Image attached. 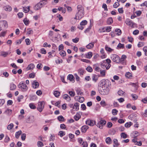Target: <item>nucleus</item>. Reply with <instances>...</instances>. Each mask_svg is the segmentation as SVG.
Returning <instances> with one entry per match:
<instances>
[{
  "mask_svg": "<svg viewBox=\"0 0 147 147\" xmlns=\"http://www.w3.org/2000/svg\"><path fill=\"white\" fill-rule=\"evenodd\" d=\"M117 112L118 111L115 109H114L112 110V114L114 115H116L117 114Z\"/></svg>",
  "mask_w": 147,
  "mask_h": 147,
  "instance_id": "obj_41",
  "label": "nucleus"
},
{
  "mask_svg": "<svg viewBox=\"0 0 147 147\" xmlns=\"http://www.w3.org/2000/svg\"><path fill=\"white\" fill-rule=\"evenodd\" d=\"M105 141L106 143L107 144H111V140L110 137L107 138Z\"/></svg>",
  "mask_w": 147,
  "mask_h": 147,
  "instance_id": "obj_32",
  "label": "nucleus"
},
{
  "mask_svg": "<svg viewBox=\"0 0 147 147\" xmlns=\"http://www.w3.org/2000/svg\"><path fill=\"white\" fill-rule=\"evenodd\" d=\"M80 117L81 116L79 115L76 114L74 116V119L76 120L77 121L79 119Z\"/></svg>",
  "mask_w": 147,
  "mask_h": 147,
  "instance_id": "obj_50",
  "label": "nucleus"
},
{
  "mask_svg": "<svg viewBox=\"0 0 147 147\" xmlns=\"http://www.w3.org/2000/svg\"><path fill=\"white\" fill-rule=\"evenodd\" d=\"M30 7L28 6V7H23V11L25 13L28 12L30 10Z\"/></svg>",
  "mask_w": 147,
  "mask_h": 147,
  "instance_id": "obj_29",
  "label": "nucleus"
},
{
  "mask_svg": "<svg viewBox=\"0 0 147 147\" xmlns=\"http://www.w3.org/2000/svg\"><path fill=\"white\" fill-rule=\"evenodd\" d=\"M10 53H9L8 52H6L4 51H2L1 52V56L3 57H7L9 54Z\"/></svg>",
  "mask_w": 147,
  "mask_h": 147,
  "instance_id": "obj_14",
  "label": "nucleus"
},
{
  "mask_svg": "<svg viewBox=\"0 0 147 147\" xmlns=\"http://www.w3.org/2000/svg\"><path fill=\"white\" fill-rule=\"evenodd\" d=\"M53 94L56 97H58L60 95L59 92L57 91H55L53 93Z\"/></svg>",
  "mask_w": 147,
  "mask_h": 147,
  "instance_id": "obj_33",
  "label": "nucleus"
},
{
  "mask_svg": "<svg viewBox=\"0 0 147 147\" xmlns=\"http://www.w3.org/2000/svg\"><path fill=\"white\" fill-rule=\"evenodd\" d=\"M100 74L101 76L104 77L105 75V70H100Z\"/></svg>",
  "mask_w": 147,
  "mask_h": 147,
  "instance_id": "obj_36",
  "label": "nucleus"
},
{
  "mask_svg": "<svg viewBox=\"0 0 147 147\" xmlns=\"http://www.w3.org/2000/svg\"><path fill=\"white\" fill-rule=\"evenodd\" d=\"M27 30H28V31L27 32V34H32L33 31L32 30H31L30 29H28Z\"/></svg>",
  "mask_w": 147,
  "mask_h": 147,
  "instance_id": "obj_63",
  "label": "nucleus"
},
{
  "mask_svg": "<svg viewBox=\"0 0 147 147\" xmlns=\"http://www.w3.org/2000/svg\"><path fill=\"white\" fill-rule=\"evenodd\" d=\"M88 127L86 125L83 126L81 128V131L83 132H85L88 129Z\"/></svg>",
  "mask_w": 147,
  "mask_h": 147,
  "instance_id": "obj_26",
  "label": "nucleus"
},
{
  "mask_svg": "<svg viewBox=\"0 0 147 147\" xmlns=\"http://www.w3.org/2000/svg\"><path fill=\"white\" fill-rule=\"evenodd\" d=\"M10 90H15L16 88V86L13 83H11L10 84Z\"/></svg>",
  "mask_w": 147,
  "mask_h": 147,
  "instance_id": "obj_18",
  "label": "nucleus"
},
{
  "mask_svg": "<svg viewBox=\"0 0 147 147\" xmlns=\"http://www.w3.org/2000/svg\"><path fill=\"white\" fill-rule=\"evenodd\" d=\"M79 103L76 102L75 103L74 106L73 107V109L75 111H77L79 109Z\"/></svg>",
  "mask_w": 147,
  "mask_h": 147,
  "instance_id": "obj_17",
  "label": "nucleus"
},
{
  "mask_svg": "<svg viewBox=\"0 0 147 147\" xmlns=\"http://www.w3.org/2000/svg\"><path fill=\"white\" fill-rule=\"evenodd\" d=\"M125 76L127 78H130L132 76L131 74L129 72H127L125 74Z\"/></svg>",
  "mask_w": 147,
  "mask_h": 147,
  "instance_id": "obj_48",
  "label": "nucleus"
},
{
  "mask_svg": "<svg viewBox=\"0 0 147 147\" xmlns=\"http://www.w3.org/2000/svg\"><path fill=\"white\" fill-rule=\"evenodd\" d=\"M94 42L90 43L86 46L87 49H91L93 48L94 46Z\"/></svg>",
  "mask_w": 147,
  "mask_h": 147,
  "instance_id": "obj_16",
  "label": "nucleus"
},
{
  "mask_svg": "<svg viewBox=\"0 0 147 147\" xmlns=\"http://www.w3.org/2000/svg\"><path fill=\"white\" fill-rule=\"evenodd\" d=\"M131 96L134 100H136L138 98V96L136 94H131Z\"/></svg>",
  "mask_w": 147,
  "mask_h": 147,
  "instance_id": "obj_59",
  "label": "nucleus"
},
{
  "mask_svg": "<svg viewBox=\"0 0 147 147\" xmlns=\"http://www.w3.org/2000/svg\"><path fill=\"white\" fill-rule=\"evenodd\" d=\"M115 31L116 32V34L117 35H120L121 33V30L119 29H116Z\"/></svg>",
  "mask_w": 147,
  "mask_h": 147,
  "instance_id": "obj_30",
  "label": "nucleus"
},
{
  "mask_svg": "<svg viewBox=\"0 0 147 147\" xmlns=\"http://www.w3.org/2000/svg\"><path fill=\"white\" fill-rule=\"evenodd\" d=\"M143 50L145 52V55L147 56V47H144L143 48Z\"/></svg>",
  "mask_w": 147,
  "mask_h": 147,
  "instance_id": "obj_64",
  "label": "nucleus"
},
{
  "mask_svg": "<svg viewBox=\"0 0 147 147\" xmlns=\"http://www.w3.org/2000/svg\"><path fill=\"white\" fill-rule=\"evenodd\" d=\"M18 88L21 89V90L23 91H25L27 90L28 88L26 85L23 82H20L18 85Z\"/></svg>",
  "mask_w": 147,
  "mask_h": 147,
  "instance_id": "obj_5",
  "label": "nucleus"
},
{
  "mask_svg": "<svg viewBox=\"0 0 147 147\" xmlns=\"http://www.w3.org/2000/svg\"><path fill=\"white\" fill-rule=\"evenodd\" d=\"M100 105L103 107H104L107 105L106 103L104 100H102L100 102Z\"/></svg>",
  "mask_w": 147,
  "mask_h": 147,
  "instance_id": "obj_47",
  "label": "nucleus"
},
{
  "mask_svg": "<svg viewBox=\"0 0 147 147\" xmlns=\"http://www.w3.org/2000/svg\"><path fill=\"white\" fill-rule=\"evenodd\" d=\"M113 21L112 18H109L107 20V23L108 24H110L113 23Z\"/></svg>",
  "mask_w": 147,
  "mask_h": 147,
  "instance_id": "obj_43",
  "label": "nucleus"
},
{
  "mask_svg": "<svg viewBox=\"0 0 147 147\" xmlns=\"http://www.w3.org/2000/svg\"><path fill=\"white\" fill-rule=\"evenodd\" d=\"M76 101H78L79 102L82 103L84 101V98L83 97H78L76 96L74 97Z\"/></svg>",
  "mask_w": 147,
  "mask_h": 147,
  "instance_id": "obj_11",
  "label": "nucleus"
},
{
  "mask_svg": "<svg viewBox=\"0 0 147 147\" xmlns=\"http://www.w3.org/2000/svg\"><path fill=\"white\" fill-rule=\"evenodd\" d=\"M43 3L42 1L38 3L34 6V9L35 10H37L40 9L42 7V5Z\"/></svg>",
  "mask_w": 147,
  "mask_h": 147,
  "instance_id": "obj_8",
  "label": "nucleus"
},
{
  "mask_svg": "<svg viewBox=\"0 0 147 147\" xmlns=\"http://www.w3.org/2000/svg\"><path fill=\"white\" fill-rule=\"evenodd\" d=\"M6 31H4L1 32L0 34V37H4L6 33Z\"/></svg>",
  "mask_w": 147,
  "mask_h": 147,
  "instance_id": "obj_54",
  "label": "nucleus"
},
{
  "mask_svg": "<svg viewBox=\"0 0 147 147\" xmlns=\"http://www.w3.org/2000/svg\"><path fill=\"white\" fill-rule=\"evenodd\" d=\"M86 70L88 72H91L92 71V68L90 66L86 68Z\"/></svg>",
  "mask_w": 147,
  "mask_h": 147,
  "instance_id": "obj_61",
  "label": "nucleus"
},
{
  "mask_svg": "<svg viewBox=\"0 0 147 147\" xmlns=\"http://www.w3.org/2000/svg\"><path fill=\"white\" fill-rule=\"evenodd\" d=\"M87 22L86 20H84L82 21L81 22H80V24L81 25L84 26L86 25L87 24Z\"/></svg>",
  "mask_w": 147,
  "mask_h": 147,
  "instance_id": "obj_42",
  "label": "nucleus"
},
{
  "mask_svg": "<svg viewBox=\"0 0 147 147\" xmlns=\"http://www.w3.org/2000/svg\"><path fill=\"white\" fill-rule=\"evenodd\" d=\"M144 45V42H139L138 45V47H140L143 46Z\"/></svg>",
  "mask_w": 147,
  "mask_h": 147,
  "instance_id": "obj_53",
  "label": "nucleus"
},
{
  "mask_svg": "<svg viewBox=\"0 0 147 147\" xmlns=\"http://www.w3.org/2000/svg\"><path fill=\"white\" fill-rule=\"evenodd\" d=\"M22 131L21 130L16 132V133L15 134L16 138H18L19 137V136H20V135L22 134Z\"/></svg>",
  "mask_w": 147,
  "mask_h": 147,
  "instance_id": "obj_27",
  "label": "nucleus"
},
{
  "mask_svg": "<svg viewBox=\"0 0 147 147\" xmlns=\"http://www.w3.org/2000/svg\"><path fill=\"white\" fill-rule=\"evenodd\" d=\"M92 56V53L91 52H89L86 55V58L90 59Z\"/></svg>",
  "mask_w": 147,
  "mask_h": 147,
  "instance_id": "obj_28",
  "label": "nucleus"
},
{
  "mask_svg": "<svg viewBox=\"0 0 147 147\" xmlns=\"http://www.w3.org/2000/svg\"><path fill=\"white\" fill-rule=\"evenodd\" d=\"M4 113L8 116L10 115L12 113V111L11 109H7L5 112Z\"/></svg>",
  "mask_w": 147,
  "mask_h": 147,
  "instance_id": "obj_13",
  "label": "nucleus"
},
{
  "mask_svg": "<svg viewBox=\"0 0 147 147\" xmlns=\"http://www.w3.org/2000/svg\"><path fill=\"white\" fill-rule=\"evenodd\" d=\"M78 12L76 15L75 17L72 19L80 20L82 18L84 14V8L81 5H79L77 6Z\"/></svg>",
  "mask_w": 147,
  "mask_h": 147,
  "instance_id": "obj_2",
  "label": "nucleus"
},
{
  "mask_svg": "<svg viewBox=\"0 0 147 147\" xmlns=\"http://www.w3.org/2000/svg\"><path fill=\"white\" fill-rule=\"evenodd\" d=\"M13 127V123H11L8 125L7 127V129L9 130H11Z\"/></svg>",
  "mask_w": 147,
  "mask_h": 147,
  "instance_id": "obj_38",
  "label": "nucleus"
},
{
  "mask_svg": "<svg viewBox=\"0 0 147 147\" xmlns=\"http://www.w3.org/2000/svg\"><path fill=\"white\" fill-rule=\"evenodd\" d=\"M119 2H115L114 3L113 5V7L114 8H117L120 5L119 3H118Z\"/></svg>",
  "mask_w": 147,
  "mask_h": 147,
  "instance_id": "obj_52",
  "label": "nucleus"
},
{
  "mask_svg": "<svg viewBox=\"0 0 147 147\" xmlns=\"http://www.w3.org/2000/svg\"><path fill=\"white\" fill-rule=\"evenodd\" d=\"M34 67V65L33 64H30L26 68L27 70L33 69Z\"/></svg>",
  "mask_w": 147,
  "mask_h": 147,
  "instance_id": "obj_22",
  "label": "nucleus"
},
{
  "mask_svg": "<svg viewBox=\"0 0 147 147\" xmlns=\"http://www.w3.org/2000/svg\"><path fill=\"white\" fill-rule=\"evenodd\" d=\"M74 76L70 74L67 76V79L73 82H74Z\"/></svg>",
  "mask_w": 147,
  "mask_h": 147,
  "instance_id": "obj_15",
  "label": "nucleus"
},
{
  "mask_svg": "<svg viewBox=\"0 0 147 147\" xmlns=\"http://www.w3.org/2000/svg\"><path fill=\"white\" fill-rule=\"evenodd\" d=\"M90 26H89L88 28L84 31L85 32V33H86L87 32H88V31H89V30H90L91 29V24L92 23V22H93V21L92 20H90Z\"/></svg>",
  "mask_w": 147,
  "mask_h": 147,
  "instance_id": "obj_31",
  "label": "nucleus"
},
{
  "mask_svg": "<svg viewBox=\"0 0 147 147\" xmlns=\"http://www.w3.org/2000/svg\"><path fill=\"white\" fill-rule=\"evenodd\" d=\"M98 89L100 93L102 95H107L109 93V89L105 80L101 81Z\"/></svg>",
  "mask_w": 147,
  "mask_h": 147,
  "instance_id": "obj_1",
  "label": "nucleus"
},
{
  "mask_svg": "<svg viewBox=\"0 0 147 147\" xmlns=\"http://www.w3.org/2000/svg\"><path fill=\"white\" fill-rule=\"evenodd\" d=\"M38 105L37 109L40 112H41L44 107L45 102L44 101L39 102Z\"/></svg>",
  "mask_w": 147,
  "mask_h": 147,
  "instance_id": "obj_4",
  "label": "nucleus"
},
{
  "mask_svg": "<svg viewBox=\"0 0 147 147\" xmlns=\"http://www.w3.org/2000/svg\"><path fill=\"white\" fill-rule=\"evenodd\" d=\"M3 8L6 11H11L12 10L11 7L9 5L4 6L3 7Z\"/></svg>",
  "mask_w": 147,
  "mask_h": 147,
  "instance_id": "obj_20",
  "label": "nucleus"
},
{
  "mask_svg": "<svg viewBox=\"0 0 147 147\" xmlns=\"http://www.w3.org/2000/svg\"><path fill=\"white\" fill-rule=\"evenodd\" d=\"M60 54L62 57H65L66 55V53L63 50L60 52Z\"/></svg>",
  "mask_w": 147,
  "mask_h": 147,
  "instance_id": "obj_46",
  "label": "nucleus"
},
{
  "mask_svg": "<svg viewBox=\"0 0 147 147\" xmlns=\"http://www.w3.org/2000/svg\"><path fill=\"white\" fill-rule=\"evenodd\" d=\"M131 134L133 135L132 136V137L134 138H136L138 135H139L138 132L137 131H133Z\"/></svg>",
  "mask_w": 147,
  "mask_h": 147,
  "instance_id": "obj_25",
  "label": "nucleus"
},
{
  "mask_svg": "<svg viewBox=\"0 0 147 147\" xmlns=\"http://www.w3.org/2000/svg\"><path fill=\"white\" fill-rule=\"evenodd\" d=\"M125 22L126 24L132 28H134L136 26V24L135 23H133L132 21L129 19H126Z\"/></svg>",
  "mask_w": 147,
  "mask_h": 147,
  "instance_id": "obj_6",
  "label": "nucleus"
},
{
  "mask_svg": "<svg viewBox=\"0 0 147 147\" xmlns=\"http://www.w3.org/2000/svg\"><path fill=\"white\" fill-rule=\"evenodd\" d=\"M8 27V23L5 20L0 21V31L6 29Z\"/></svg>",
  "mask_w": 147,
  "mask_h": 147,
  "instance_id": "obj_3",
  "label": "nucleus"
},
{
  "mask_svg": "<svg viewBox=\"0 0 147 147\" xmlns=\"http://www.w3.org/2000/svg\"><path fill=\"white\" fill-rule=\"evenodd\" d=\"M37 145L38 147H42L43 146L44 144L42 142L38 141L37 142Z\"/></svg>",
  "mask_w": 147,
  "mask_h": 147,
  "instance_id": "obj_37",
  "label": "nucleus"
},
{
  "mask_svg": "<svg viewBox=\"0 0 147 147\" xmlns=\"http://www.w3.org/2000/svg\"><path fill=\"white\" fill-rule=\"evenodd\" d=\"M107 65L105 61H103L101 63V67L103 69L105 68Z\"/></svg>",
  "mask_w": 147,
  "mask_h": 147,
  "instance_id": "obj_21",
  "label": "nucleus"
},
{
  "mask_svg": "<svg viewBox=\"0 0 147 147\" xmlns=\"http://www.w3.org/2000/svg\"><path fill=\"white\" fill-rule=\"evenodd\" d=\"M114 144L113 145L114 147H117L119 144L118 143V140L117 139H114L113 140Z\"/></svg>",
  "mask_w": 147,
  "mask_h": 147,
  "instance_id": "obj_24",
  "label": "nucleus"
},
{
  "mask_svg": "<svg viewBox=\"0 0 147 147\" xmlns=\"http://www.w3.org/2000/svg\"><path fill=\"white\" fill-rule=\"evenodd\" d=\"M32 87L34 88H38L39 86V83L36 80L32 82Z\"/></svg>",
  "mask_w": 147,
  "mask_h": 147,
  "instance_id": "obj_12",
  "label": "nucleus"
},
{
  "mask_svg": "<svg viewBox=\"0 0 147 147\" xmlns=\"http://www.w3.org/2000/svg\"><path fill=\"white\" fill-rule=\"evenodd\" d=\"M33 117H30L26 121L27 123H31L33 121Z\"/></svg>",
  "mask_w": 147,
  "mask_h": 147,
  "instance_id": "obj_23",
  "label": "nucleus"
},
{
  "mask_svg": "<svg viewBox=\"0 0 147 147\" xmlns=\"http://www.w3.org/2000/svg\"><path fill=\"white\" fill-rule=\"evenodd\" d=\"M117 47L119 49H123L124 48V45L123 44H122L121 43H119Z\"/></svg>",
  "mask_w": 147,
  "mask_h": 147,
  "instance_id": "obj_45",
  "label": "nucleus"
},
{
  "mask_svg": "<svg viewBox=\"0 0 147 147\" xmlns=\"http://www.w3.org/2000/svg\"><path fill=\"white\" fill-rule=\"evenodd\" d=\"M126 56L124 55H123L121 58V61H124L126 58Z\"/></svg>",
  "mask_w": 147,
  "mask_h": 147,
  "instance_id": "obj_60",
  "label": "nucleus"
},
{
  "mask_svg": "<svg viewBox=\"0 0 147 147\" xmlns=\"http://www.w3.org/2000/svg\"><path fill=\"white\" fill-rule=\"evenodd\" d=\"M136 13L137 16H140L142 13V11H136L135 12Z\"/></svg>",
  "mask_w": 147,
  "mask_h": 147,
  "instance_id": "obj_62",
  "label": "nucleus"
},
{
  "mask_svg": "<svg viewBox=\"0 0 147 147\" xmlns=\"http://www.w3.org/2000/svg\"><path fill=\"white\" fill-rule=\"evenodd\" d=\"M121 136L123 138H127V135L124 133H122L121 134Z\"/></svg>",
  "mask_w": 147,
  "mask_h": 147,
  "instance_id": "obj_55",
  "label": "nucleus"
},
{
  "mask_svg": "<svg viewBox=\"0 0 147 147\" xmlns=\"http://www.w3.org/2000/svg\"><path fill=\"white\" fill-rule=\"evenodd\" d=\"M69 94L71 97H74L75 95V93L74 92L69 91Z\"/></svg>",
  "mask_w": 147,
  "mask_h": 147,
  "instance_id": "obj_40",
  "label": "nucleus"
},
{
  "mask_svg": "<svg viewBox=\"0 0 147 147\" xmlns=\"http://www.w3.org/2000/svg\"><path fill=\"white\" fill-rule=\"evenodd\" d=\"M23 22L24 24L26 25H28L29 23V20L26 18L24 19Z\"/></svg>",
  "mask_w": 147,
  "mask_h": 147,
  "instance_id": "obj_51",
  "label": "nucleus"
},
{
  "mask_svg": "<svg viewBox=\"0 0 147 147\" xmlns=\"http://www.w3.org/2000/svg\"><path fill=\"white\" fill-rule=\"evenodd\" d=\"M58 119L59 121H63L64 120V118L62 116H59Z\"/></svg>",
  "mask_w": 147,
  "mask_h": 147,
  "instance_id": "obj_56",
  "label": "nucleus"
},
{
  "mask_svg": "<svg viewBox=\"0 0 147 147\" xmlns=\"http://www.w3.org/2000/svg\"><path fill=\"white\" fill-rule=\"evenodd\" d=\"M63 98L67 100L68 101H69L71 100L70 97L67 94H65L63 96Z\"/></svg>",
  "mask_w": 147,
  "mask_h": 147,
  "instance_id": "obj_19",
  "label": "nucleus"
},
{
  "mask_svg": "<svg viewBox=\"0 0 147 147\" xmlns=\"http://www.w3.org/2000/svg\"><path fill=\"white\" fill-rule=\"evenodd\" d=\"M106 121L105 120H101L99 123L97 124V126L100 129L102 128L103 125H105L106 123Z\"/></svg>",
  "mask_w": 147,
  "mask_h": 147,
  "instance_id": "obj_9",
  "label": "nucleus"
},
{
  "mask_svg": "<svg viewBox=\"0 0 147 147\" xmlns=\"http://www.w3.org/2000/svg\"><path fill=\"white\" fill-rule=\"evenodd\" d=\"M84 70L82 69H80L78 70L79 74L81 75H83L84 73Z\"/></svg>",
  "mask_w": 147,
  "mask_h": 147,
  "instance_id": "obj_44",
  "label": "nucleus"
},
{
  "mask_svg": "<svg viewBox=\"0 0 147 147\" xmlns=\"http://www.w3.org/2000/svg\"><path fill=\"white\" fill-rule=\"evenodd\" d=\"M105 49L107 51H108L110 52H111L113 51V49L107 47V46H106L105 47Z\"/></svg>",
  "mask_w": 147,
  "mask_h": 147,
  "instance_id": "obj_39",
  "label": "nucleus"
},
{
  "mask_svg": "<svg viewBox=\"0 0 147 147\" xmlns=\"http://www.w3.org/2000/svg\"><path fill=\"white\" fill-rule=\"evenodd\" d=\"M125 92L122 90H119L118 92V94L119 95L122 96L124 94Z\"/></svg>",
  "mask_w": 147,
  "mask_h": 147,
  "instance_id": "obj_49",
  "label": "nucleus"
},
{
  "mask_svg": "<svg viewBox=\"0 0 147 147\" xmlns=\"http://www.w3.org/2000/svg\"><path fill=\"white\" fill-rule=\"evenodd\" d=\"M111 59L114 62L118 63L119 60V57L116 55L112 54L111 55Z\"/></svg>",
  "mask_w": 147,
  "mask_h": 147,
  "instance_id": "obj_7",
  "label": "nucleus"
},
{
  "mask_svg": "<svg viewBox=\"0 0 147 147\" xmlns=\"http://www.w3.org/2000/svg\"><path fill=\"white\" fill-rule=\"evenodd\" d=\"M132 125V123L131 122H129L126 123L125 125V127L128 128L129 127Z\"/></svg>",
  "mask_w": 147,
  "mask_h": 147,
  "instance_id": "obj_34",
  "label": "nucleus"
},
{
  "mask_svg": "<svg viewBox=\"0 0 147 147\" xmlns=\"http://www.w3.org/2000/svg\"><path fill=\"white\" fill-rule=\"evenodd\" d=\"M92 80L94 81V82H96L98 80L97 78L96 75H93L92 76Z\"/></svg>",
  "mask_w": 147,
  "mask_h": 147,
  "instance_id": "obj_57",
  "label": "nucleus"
},
{
  "mask_svg": "<svg viewBox=\"0 0 147 147\" xmlns=\"http://www.w3.org/2000/svg\"><path fill=\"white\" fill-rule=\"evenodd\" d=\"M29 106L31 109H36V107L32 103H30Z\"/></svg>",
  "mask_w": 147,
  "mask_h": 147,
  "instance_id": "obj_58",
  "label": "nucleus"
},
{
  "mask_svg": "<svg viewBox=\"0 0 147 147\" xmlns=\"http://www.w3.org/2000/svg\"><path fill=\"white\" fill-rule=\"evenodd\" d=\"M86 123L88 125L93 126L95 124V122L93 120L88 119L86 121Z\"/></svg>",
  "mask_w": 147,
  "mask_h": 147,
  "instance_id": "obj_10",
  "label": "nucleus"
},
{
  "mask_svg": "<svg viewBox=\"0 0 147 147\" xmlns=\"http://www.w3.org/2000/svg\"><path fill=\"white\" fill-rule=\"evenodd\" d=\"M65 135V132L63 131H60L59 132L58 135L61 137H62Z\"/></svg>",
  "mask_w": 147,
  "mask_h": 147,
  "instance_id": "obj_35",
  "label": "nucleus"
}]
</instances>
